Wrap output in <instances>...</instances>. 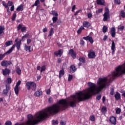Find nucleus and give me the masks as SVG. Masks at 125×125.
Here are the masks:
<instances>
[{
    "instance_id": "f257e3e1",
    "label": "nucleus",
    "mask_w": 125,
    "mask_h": 125,
    "mask_svg": "<svg viewBox=\"0 0 125 125\" xmlns=\"http://www.w3.org/2000/svg\"><path fill=\"white\" fill-rule=\"evenodd\" d=\"M108 82V78L106 77L100 78L98 79V86L96 87L94 83L88 82L87 84L89 88L87 92L84 93L82 91H79L76 93L75 95L71 96V98L73 100L67 102V100L62 99L60 100L58 104H55L52 106L48 107L45 111H40L35 114L34 116L32 114H28L27 115L28 120L23 123V125H35L39 124L40 122L44 121L49 115H55L58 114L61 110L65 109L68 106H70L72 108L77 107V104L89 99L92 97V95L95 94L96 92H100L104 89L106 88L107 86V83Z\"/></svg>"
},
{
    "instance_id": "f03ea898",
    "label": "nucleus",
    "mask_w": 125,
    "mask_h": 125,
    "mask_svg": "<svg viewBox=\"0 0 125 125\" xmlns=\"http://www.w3.org/2000/svg\"><path fill=\"white\" fill-rule=\"evenodd\" d=\"M25 86H26L27 90H31L32 89L33 91H36V89H37V84L35 82H26Z\"/></svg>"
},
{
    "instance_id": "7ed1b4c3",
    "label": "nucleus",
    "mask_w": 125,
    "mask_h": 125,
    "mask_svg": "<svg viewBox=\"0 0 125 125\" xmlns=\"http://www.w3.org/2000/svg\"><path fill=\"white\" fill-rule=\"evenodd\" d=\"M21 42H22V40H20L18 41V38L16 39V40L15 41L14 44L12 46V47H11V48L10 49H11V48H12V47H13V48L12 49V51L13 50V49L14 48H15V46H16V47H17L18 50H19L20 49V46H21Z\"/></svg>"
},
{
    "instance_id": "20e7f679",
    "label": "nucleus",
    "mask_w": 125,
    "mask_h": 125,
    "mask_svg": "<svg viewBox=\"0 0 125 125\" xmlns=\"http://www.w3.org/2000/svg\"><path fill=\"white\" fill-rule=\"evenodd\" d=\"M12 48H13V47L11 49H9L6 52H5L4 54H0V61L2 60L4 57H5L6 55H7V54H10L11 52H12Z\"/></svg>"
},
{
    "instance_id": "39448f33",
    "label": "nucleus",
    "mask_w": 125,
    "mask_h": 125,
    "mask_svg": "<svg viewBox=\"0 0 125 125\" xmlns=\"http://www.w3.org/2000/svg\"><path fill=\"white\" fill-rule=\"evenodd\" d=\"M88 58L90 59H93V58H95L96 57V55H95V52L93 51V50H90L88 54Z\"/></svg>"
},
{
    "instance_id": "423d86ee",
    "label": "nucleus",
    "mask_w": 125,
    "mask_h": 125,
    "mask_svg": "<svg viewBox=\"0 0 125 125\" xmlns=\"http://www.w3.org/2000/svg\"><path fill=\"white\" fill-rule=\"evenodd\" d=\"M9 65H11V62L9 61L4 60L1 62L2 67H8Z\"/></svg>"
},
{
    "instance_id": "0eeeda50",
    "label": "nucleus",
    "mask_w": 125,
    "mask_h": 125,
    "mask_svg": "<svg viewBox=\"0 0 125 125\" xmlns=\"http://www.w3.org/2000/svg\"><path fill=\"white\" fill-rule=\"evenodd\" d=\"M68 54L71 55V57H72L73 59H76V58H77V53L73 49L69 50Z\"/></svg>"
},
{
    "instance_id": "6e6552de",
    "label": "nucleus",
    "mask_w": 125,
    "mask_h": 125,
    "mask_svg": "<svg viewBox=\"0 0 125 125\" xmlns=\"http://www.w3.org/2000/svg\"><path fill=\"white\" fill-rule=\"evenodd\" d=\"M5 89H4L3 90V94L7 95L8 93V91H9V89H10V85L9 84H6L5 85Z\"/></svg>"
},
{
    "instance_id": "1a4fd4ad",
    "label": "nucleus",
    "mask_w": 125,
    "mask_h": 125,
    "mask_svg": "<svg viewBox=\"0 0 125 125\" xmlns=\"http://www.w3.org/2000/svg\"><path fill=\"white\" fill-rule=\"evenodd\" d=\"M83 40H85V41H89L91 44H92L94 42V41H93V39L91 36H87L86 37H83Z\"/></svg>"
},
{
    "instance_id": "9d476101",
    "label": "nucleus",
    "mask_w": 125,
    "mask_h": 125,
    "mask_svg": "<svg viewBox=\"0 0 125 125\" xmlns=\"http://www.w3.org/2000/svg\"><path fill=\"white\" fill-rule=\"evenodd\" d=\"M82 26L83 28H87V29H88L91 26L90 22L87 21H84L83 22Z\"/></svg>"
},
{
    "instance_id": "9b49d317",
    "label": "nucleus",
    "mask_w": 125,
    "mask_h": 125,
    "mask_svg": "<svg viewBox=\"0 0 125 125\" xmlns=\"http://www.w3.org/2000/svg\"><path fill=\"white\" fill-rule=\"evenodd\" d=\"M54 55L56 56H60V57H61V55L63 54V50L60 49L58 51H55L54 53Z\"/></svg>"
},
{
    "instance_id": "f8f14e48",
    "label": "nucleus",
    "mask_w": 125,
    "mask_h": 125,
    "mask_svg": "<svg viewBox=\"0 0 125 125\" xmlns=\"http://www.w3.org/2000/svg\"><path fill=\"white\" fill-rule=\"evenodd\" d=\"M109 121L112 125H116L117 124V118L114 116L110 117Z\"/></svg>"
},
{
    "instance_id": "ddd939ff",
    "label": "nucleus",
    "mask_w": 125,
    "mask_h": 125,
    "mask_svg": "<svg viewBox=\"0 0 125 125\" xmlns=\"http://www.w3.org/2000/svg\"><path fill=\"white\" fill-rule=\"evenodd\" d=\"M2 71L3 76L9 75V73H10V70L7 68H5L4 69H2Z\"/></svg>"
},
{
    "instance_id": "4468645a",
    "label": "nucleus",
    "mask_w": 125,
    "mask_h": 125,
    "mask_svg": "<svg viewBox=\"0 0 125 125\" xmlns=\"http://www.w3.org/2000/svg\"><path fill=\"white\" fill-rule=\"evenodd\" d=\"M111 34L112 38L116 37V28L115 27H112L111 29Z\"/></svg>"
},
{
    "instance_id": "2eb2a0df",
    "label": "nucleus",
    "mask_w": 125,
    "mask_h": 125,
    "mask_svg": "<svg viewBox=\"0 0 125 125\" xmlns=\"http://www.w3.org/2000/svg\"><path fill=\"white\" fill-rule=\"evenodd\" d=\"M97 4L99 5H105V0H97Z\"/></svg>"
},
{
    "instance_id": "dca6fc26",
    "label": "nucleus",
    "mask_w": 125,
    "mask_h": 125,
    "mask_svg": "<svg viewBox=\"0 0 125 125\" xmlns=\"http://www.w3.org/2000/svg\"><path fill=\"white\" fill-rule=\"evenodd\" d=\"M24 49L26 51H28L29 52H32L33 49H31V46H28L25 44L24 46Z\"/></svg>"
},
{
    "instance_id": "f3484780",
    "label": "nucleus",
    "mask_w": 125,
    "mask_h": 125,
    "mask_svg": "<svg viewBox=\"0 0 125 125\" xmlns=\"http://www.w3.org/2000/svg\"><path fill=\"white\" fill-rule=\"evenodd\" d=\"M114 97L116 99V100H120L121 99V94L120 93L117 92L114 95Z\"/></svg>"
},
{
    "instance_id": "a211bd4d",
    "label": "nucleus",
    "mask_w": 125,
    "mask_h": 125,
    "mask_svg": "<svg viewBox=\"0 0 125 125\" xmlns=\"http://www.w3.org/2000/svg\"><path fill=\"white\" fill-rule=\"evenodd\" d=\"M42 95V91L40 90L37 91L36 92H35L34 94L35 96H36V97H39V96H41V95Z\"/></svg>"
},
{
    "instance_id": "6ab92c4d",
    "label": "nucleus",
    "mask_w": 125,
    "mask_h": 125,
    "mask_svg": "<svg viewBox=\"0 0 125 125\" xmlns=\"http://www.w3.org/2000/svg\"><path fill=\"white\" fill-rule=\"evenodd\" d=\"M108 18H110V14H104V19H103L104 21H107Z\"/></svg>"
},
{
    "instance_id": "aec40b11",
    "label": "nucleus",
    "mask_w": 125,
    "mask_h": 125,
    "mask_svg": "<svg viewBox=\"0 0 125 125\" xmlns=\"http://www.w3.org/2000/svg\"><path fill=\"white\" fill-rule=\"evenodd\" d=\"M70 68V71L71 73H75L77 71V68L75 65H71Z\"/></svg>"
},
{
    "instance_id": "412c9836",
    "label": "nucleus",
    "mask_w": 125,
    "mask_h": 125,
    "mask_svg": "<svg viewBox=\"0 0 125 125\" xmlns=\"http://www.w3.org/2000/svg\"><path fill=\"white\" fill-rule=\"evenodd\" d=\"M17 11H23L24 10V7L23 4H21L20 6H18L16 9Z\"/></svg>"
},
{
    "instance_id": "4be33fe9",
    "label": "nucleus",
    "mask_w": 125,
    "mask_h": 125,
    "mask_svg": "<svg viewBox=\"0 0 125 125\" xmlns=\"http://www.w3.org/2000/svg\"><path fill=\"white\" fill-rule=\"evenodd\" d=\"M50 14H51V15L55 16V17H58V13L55 11V10L51 11L50 13Z\"/></svg>"
},
{
    "instance_id": "5701e85b",
    "label": "nucleus",
    "mask_w": 125,
    "mask_h": 125,
    "mask_svg": "<svg viewBox=\"0 0 125 125\" xmlns=\"http://www.w3.org/2000/svg\"><path fill=\"white\" fill-rule=\"evenodd\" d=\"M12 44H13L12 41H9L5 42L4 46H9L10 45H12Z\"/></svg>"
},
{
    "instance_id": "b1692460",
    "label": "nucleus",
    "mask_w": 125,
    "mask_h": 125,
    "mask_svg": "<svg viewBox=\"0 0 125 125\" xmlns=\"http://www.w3.org/2000/svg\"><path fill=\"white\" fill-rule=\"evenodd\" d=\"M65 74V71L62 69L59 72V78L60 79L61 78H62V76H64V74Z\"/></svg>"
},
{
    "instance_id": "393cba45",
    "label": "nucleus",
    "mask_w": 125,
    "mask_h": 125,
    "mask_svg": "<svg viewBox=\"0 0 125 125\" xmlns=\"http://www.w3.org/2000/svg\"><path fill=\"white\" fill-rule=\"evenodd\" d=\"M83 30H84V27H83V26H81V27H80V28L77 31V34L78 35L81 34Z\"/></svg>"
},
{
    "instance_id": "a878e982",
    "label": "nucleus",
    "mask_w": 125,
    "mask_h": 125,
    "mask_svg": "<svg viewBox=\"0 0 125 125\" xmlns=\"http://www.w3.org/2000/svg\"><path fill=\"white\" fill-rule=\"evenodd\" d=\"M79 60L83 64H84V63H85V58L84 57H80L79 58Z\"/></svg>"
},
{
    "instance_id": "bb28decb",
    "label": "nucleus",
    "mask_w": 125,
    "mask_h": 125,
    "mask_svg": "<svg viewBox=\"0 0 125 125\" xmlns=\"http://www.w3.org/2000/svg\"><path fill=\"white\" fill-rule=\"evenodd\" d=\"M40 0H36L35 1V3L31 6V7H34L35 6H38V5H39V4H40Z\"/></svg>"
},
{
    "instance_id": "cd10ccee",
    "label": "nucleus",
    "mask_w": 125,
    "mask_h": 125,
    "mask_svg": "<svg viewBox=\"0 0 125 125\" xmlns=\"http://www.w3.org/2000/svg\"><path fill=\"white\" fill-rule=\"evenodd\" d=\"M120 16L122 17V18H125V11L122 10L120 13Z\"/></svg>"
},
{
    "instance_id": "c85d7f7f",
    "label": "nucleus",
    "mask_w": 125,
    "mask_h": 125,
    "mask_svg": "<svg viewBox=\"0 0 125 125\" xmlns=\"http://www.w3.org/2000/svg\"><path fill=\"white\" fill-rule=\"evenodd\" d=\"M54 34V31L53 30V28H51V29L49 31V34L48 36V37H51L52 36H53Z\"/></svg>"
},
{
    "instance_id": "c756f323",
    "label": "nucleus",
    "mask_w": 125,
    "mask_h": 125,
    "mask_svg": "<svg viewBox=\"0 0 125 125\" xmlns=\"http://www.w3.org/2000/svg\"><path fill=\"white\" fill-rule=\"evenodd\" d=\"M3 31H4V26L0 25V35L3 34Z\"/></svg>"
},
{
    "instance_id": "7c9ffc66",
    "label": "nucleus",
    "mask_w": 125,
    "mask_h": 125,
    "mask_svg": "<svg viewBox=\"0 0 125 125\" xmlns=\"http://www.w3.org/2000/svg\"><path fill=\"white\" fill-rule=\"evenodd\" d=\"M14 91L16 95H18V94L19 93V87L15 86Z\"/></svg>"
},
{
    "instance_id": "2f4dec72",
    "label": "nucleus",
    "mask_w": 125,
    "mask_h": 125,
    "mask_svg": "<svg viewBox=\"0 0 125 125\" xmlns=\"http://www.w3.org/2000/svg\"><path fill=\"white\" fill-rule=\"evenodd\" d=\"M16 12H14L13 14L12 17V21H15V19H16Z\"/></svg>"
},
{
    "instance_id": "473e14b6",
    "label": "nucleus",
    "mask_w": 125,
    "mask_h": 125,
    "mask_svg": "<svg viewBox=\"0 0 125 125\" xmlns=\"http://www.w3.org/2000/svg\"><path fill=\"white\" fill-rule=\"evenodd\" d=\"M103 33H106V32H108V27L105 25H104L103 27Z\"/></svg>"
},
{
    "instance_id": "72a5a7b5",
    "label": "nucleus",
    "mask_w": 125,
    "mask_h": 125,
    "mask_svg": "<svg viewBox=\"0 0 125 125\" xmlns=\"http://www.w3.org/2000/svg\"><path fill=\"white\" fill-rule=\"evenodd\" d=\"M104 14H110V10L108 7H105L104 9Z\"/></svg>"
},
{
    "instance_id": "f704fd0d",
    "label": "nucleus",
    "mask_w": 125,
    "mask_h": 125,
    "mask_svg": "<svg viewBox=\"0 0 125 125\" xmlns=\"http://www.w3.org/2000/svg\"><path fill=\"white\" fill-rule=\"evenodd\" d=\"M89 120L91 122H95V116H94V115L90 116L89 117Z\"/></svg>"
},
{
    "instance_id": "c9c22d12",
    "label": "nucleus",
    "mask_w": 125,
    "mask_h": 125,
    "mask_svg": "<svg viewBox=\"0 0 125 125\" xmlns=\"http://www.w3.org/2000/svg\"><path fill=\"white\" fill-rule=\"evenodd\" d=\"M52 20L53 21V23H55L56 22H57V20H58V17H53L52 19Z\"/></svg>"
},
{
    "instance_id": "e433bc0d",
    "label": "nucleus",
    "mask_w": 125,
    "mask_h": 125,
    "mask_svg": "<svg viewBox=\"0 0 125 125\" xmlns=\"http://www.w3.org/2000/svg\"><path fill=\"white\" fill-rule=\"evenodd\" d=\"M116 47V45L115 44V42L114 40L112 41V44H111V49H115Z\"/></svg>"
},
{
    "instance_id": "4c0bfd02",
    "label": "nucleus",
    "mask_w": 125,
    "mask_h": 125,
    "mask_svg": "<svg viewBox=\"0 0 125 125\" xmlns=\"http://www.w3.org/2000/svg\"><path fill=\"white\" fill-rule=\"evenodd\" d=\"M45 70H46V67H45V65H43L41 67L40 72L41 73H42V72L45 71Z\"/></svg>"
},
{
    "instance_id": "58836bf2",
    "label": "nucleus",
    "mask_w": 125,
    "mask_h": 125,
    "mask_svg": "<svg viewBox=\"0 0 125 125\" xmlns=\"http://www.w3.org/2000/svg\"><path fill=\"white\" fill-rule=\"evenodd\" d=\"M102 113H106V112H107V107L103 106L102 108Z\"/></svg>"
},
{
    "instance_id": "ea45409f",
    "label": "nucleus",
    "mask_w": 125,
    "mask_h": 125,
    "mask_svg": "<svg viewBox=\"0 0 125 125\" xmlns=\"http://www.w3.org/2000/svg\"><path fill=\"white\" fill-rule=\"evenodd\" d=\"M103 11V9L102 8L98 9V10L96 11V14H99V13H102Z\"/></svg>"
},
{
    "instance_id": "a19ab883",
    "label": "nucleus",
    "mask_w": 125,
    "mask_h": 125,
    "mask_svg": "<svg viewBox=\"0 0 125 125\" xmlns=\"http://www.w3.org/2000/svg\"><path fill=\"white\" fill-rule=\"evenodd\" d=\"M26 31H27L26 27H22L21 29V33H26Z\"/></svg>"
},
{
    "instance_id": "79ce46f5",
    "label": "nucleus",
    "mask_w": 125,
    "mask_h": 125,
    "mask_svg": "<svg viewBox=\"0 0 125 125\" xmlns=\"http://www.w3.org/2000/svg\"><path fill=\"white\" fill-rule=\"evenodd\" d=\"M59 122H58V120H52V125H58L59 124Z\"/></svg>"
},
{
    "instance_id": "37998d69",
    "label": "nucleus",
    "mask_w": 125,
    "mask_h": 125,
    "mask_svg": "<svg viewBox=\"0 0 125 125\" xmlns=\"http://www.w3.org/2000/svg\"><path fill=\"white\" fill-rule=\"evenodd\" d=\"M16 72L18 74V75H21V69H20V68H17L16 70Z\"/></svg>"
},
{
    "instance_id": "c03bdc74",
    "label": "nucleus",
    "mask_w": 125,
    "mask_h": 125,
    "mask_svg": "<svg viewBox=\"0 0 125 125\" xmlns=\"http://www.w3.org/2000/svg\"><path fill=\"white\" fill-rule=\"evenodd\" d=\"M73 80V75L69 74L68 79V82H71Z\"/></svg>"
},
{
    "instance_id": "a18cd8bd",
    "label": "nucleus",
    "mask_w": 125,
    "mask_h": 125,
    "mask_svg": "<svg viewBox=\"0 0 125 125\" xmlns=\"http://www.w3.org/2000/svg\"><path fill=\"white\" fill-rule=\"evenodd\" d=\"M114 92H115V89L114 88H111L110 92V95H114Z\"/></svg>"
},
{
    "instance_id": "49530a36",
    "label": "nucleus",
    "mask_w": 125,
    "mask_h": 125,
    "mask_svg": "<svg viewBox=\"0 0 125 125\" xmlns=\"http://www.w3.org/2000/svg\"><path fill=\"white\" fill-rule=\"evenodd\" d=\"M2 5L5 7V8H8V6L7 5V4L5 2V1H3L2 2Z\"/></svg>"
},
{
    "instance_id": "de8ad7c7",
    "label": "nucleus",
    "mask_w": 125,
    "mask_h": 125,
    "mask_svg": "<svg viewBox=\"0 0 125 125\" xmlns=\"http://www.w3.org/2000/svg\"><path fill=\"white\" fill-rule=\"evenodd\" d=\"M22 28V24H19V25L17 26V31H20V30H21Z\"/></svg>"
},
{
    "instance_id": "09e8293b",
    "label": "nucleus",
    "mask_w": 125,
    "mask_h": 125,
    "mask_svg": "<svg viewBox=\"0 0 125 125\" xmlns=\"http://www.w3.org/2000/svg\"><path fill=\"white\" fill-rule=\"evenodd\" d=\"M7 82L8 83H9V84L10 83H12V80L11 79V78H8L7 79Z\"/></svg>"
},
{
    "instance_id": "8fccbe9b",
    "label": "nucleus",
    "mask_w": 125,
    "mask_h": 125,
    "mask_svg": "<svg viewBox=\"0 0 125 125\" xmlns=\"http://www.w3.org/2000/svg\"><path fill=\"white\" fill-rule=\"evenodd\" d=\"M80 43L81 45H83V46H84V43H85V42H84V41L83 40H80Z\"/></svg>"
},
{
    "instance_id": "3c124183",
    "label": "nucleus",
    "mask_w": 125,
    "mask_h": 125,
    "mask_svg": "<svg viewBox=\"0 0 125 125\" xmlns=\"http://www.w3.org/2000/svg\"><path fill=\"white\" fill-rule=\"evenodd\" d=\"M20 84H21V81L19 80L18 82L17 83L15 86L17 87H19V85H20Z\"/></svg>"
},
{
    "instance_id": "603ef678",
    "label": "nucleus",
    "mask_w": 125,
    "mask_h": 125,
    "mask_svg": "<svg viewBox=\"0 0 125 125\" xmlns=\"http://www.w3.org/2000/svg\"><path fill=\"white\" fill-rule=\"evenodd\" d=\"M13 2L11 1H8L7 3L8 6H12L13 5Z\"/></svg>"
},
{
    "instance_id": "864d4df0",
    "label": "nucleus",
    "mask_w": 125,
    "mask_h": 125,
    "mask_svg": "<svg viewBox=\"0 0 125 125\" xmlns=\"http://www.w3.org/2000/svg\"><path fill=\"white\" fill-rule=\"evenodd\" d=\"M5 125H12V123L10 121H7L5 123Z\"/></svg>"
},
{
    "instance_id": "5fc2aeb1",
    "label": "nucleus",
    "mask_w": 125,
    "mask_h": 125,
    "mask_svg": "<svg viewBox=\"0 0 125 125\" xmlns=\"http://www.w3.org/2000/svg\"><path fill=\"white\" fill-rule=\"evenodd\" d=\"M48 102H49V103H52V102H53V99L52 98V97H50L49 98Z\"/></svg>"
},
{
    "instance_id": "6e6d98bb",
    "label": "nucleus",
    "mask_w": 125,
    "mask_h": 125,
    "mask_svg": "<svg viewBox=\"0 0 125 125\" xmlns=\"http://www.w3.org/2000/svg\"><path fill=\"white\" fill-rule=\"evenodd\" d=\"M124 29H125L124 26L118 27V29L119 30V31H123Z\"/></svg>"
},
{
    "instance_id": "4d7b16f0",
    "label": "nucleus",
    "mask_w": 125,
    "mask_h": 125,
    "mask_svg": "<svg viewBox=\"0 0 125 125\" xmlns=\"http://www.w3.org/2000/svg\"><path fill=\"white\" fill-rule=\"evenodd\" d=\"M121 111L120 108H117L116 110V114H121Z\"/></svg>"
},
{
    "instance_id": "13d9d810",
    "label": "nucleus",
    "mask_w": 125,
    "mask_h": 125,
    "mask_svg": "<svg viewBox=\"0 0 125 125\" xmlns=\"http://www.w3.org/2000/svg\"><path fill=\"white\" fill-rule=\"evenodd\" d=\"M32 42V39H28L27 40V44H30Z\"/></svg>"
},
{
    "instance_id": "bf43d9fd",
    "label": "nucleus",
    "mask_w": 125,
    "mask_h": 125,
    "mask_svg": "<svg viewBox=\"0 0 125 125\" xmlns=\"http://www.w3.org/2000/svg\"><path fill=\"white\" fill-rule=\"evenodd\" d=\"M115 3H116V4H121V1L120 0H114Z\"/></svg>"
},
{
    "instance_id": "052dcab7",
    "label": "nucleus",
    "mask_w": 125,
    "mask_h": 125,
    "mask_svg": "<svg viewBox=\"0 0 125 125\" xmlns=\"http://www.w3.org/2000/svg\"><path fill=\"white\" fill-rule=\"evenodd\" d=\"M101 97H102L101 95L97 96V97H96L97 100H98L99 101V100H100V99H101Z\"/></svg>"
},
{
    "instance_id": "680f3d73",
    "label": "nucleus",
    "mask_w": 125,
    "mask_h": 125,
    "mask_svg": "<svg viewBox=\"0 0 125 125\" xmlns=\"http://www.w3.org/2000/svg\"><path fill=\"white\" fill-rule=\"evenodd\" d=\"M87 17L89 19L92 18V14L91 13H88L87 14Z\"/></svg>"
},
{
    "instance_id": "e2e57ef3",
    "label": "nucleus",
    "mask_w": 125,
    "mask_h": 125,
    "mask_svg": "<svg viewBox=\"0 0 125 125\" xmlns=\"http://www.w3.org/2000/svg\"><path fill=\"white\" fill-rule=\"evenodd\" d=\"M102 100H103V103H105V101H106V97H105V96H104L103 97V98H102Z\"/></svg>"
},
{
    "instance_id": "0e129e2a",
    "label": "nucleus",
    "mask_w": 125,
    "mask_h": 125,
    "mask_svg": "<svg viewBox=\"0 0 125 125\" xmlns=\"http://www.w3.org/2000/svg\"><path fill=\"white\" fill-rule=\"evenodd\" d=\"M28 37H29V34H26L24 36L22 37V40L25 38H28Z\"/></svg>"
},
{
    "instance_id": "69168bd1",
    "label": "nucleus",
    "mask_w": 125,
    "mask_h": 125,
    "mask_svg": "<svg viewBox=\"0 0 125 125\" xmlns=\"http://www.w3.org/2000/svg\"><path fill=\"white\" fill-rule=\"evenodd\" d=\"M46 92L47 95H49V94H50V89H48V90H46Z\"/></svg>"
},
{
    "instance_id": "338daca9",
    "label": "nucleus",
    "mask_w": 125,
    "mask_h": 125,
    "mask_svg": "<svg viewBox=\"0 0 125 125\" xmlns=\"http://www.w3.org/2000/svg\"><path fill=\"white\" fill-rule=\"evenodd\" d=\"M11 11H14V5H12L10 8Z\"/></svg>"
},
{
    "instance_id": "774afa93",
    "label": "nucleus",
    "mask_w": 125,
    "mask_h": 125,
    "mask_svg": "<svg viewBox=\"0 0 125 125\" xmlns=\"http://www.w3.org/2000/svg\"><path fill=\"white\" fill-rule=\"evenodd\" d=\"M60 125H66V123H65L63 121H61Z\"/></svg>"
}]
</instances>
